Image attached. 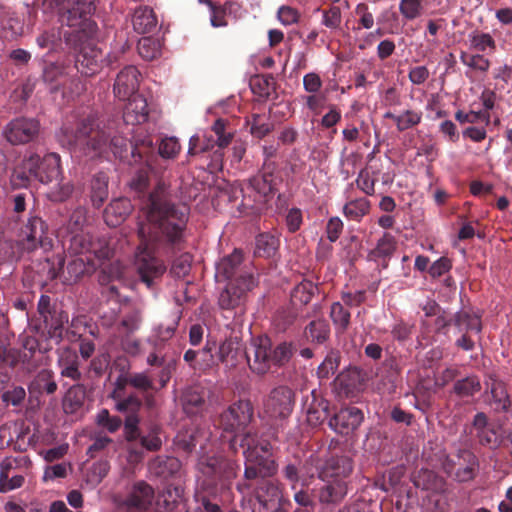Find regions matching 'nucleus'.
<instances>
[{
  "instance_id": "nucleus-1",
  "label": "nucleus",
  "mask_w": 512,
  "mask_h": 512,
  "mask_svg": "<svg viewBox=\"0 0 512 512\" xmlns=\"http://www.w3.org/2000/svg\"><path fill=\"white\" fill-rule=\"evenodd\" d=\"M130 186L138 193L141 212L134 265L141 282L152 288L166 271L164 262L155 253L169 256L186 248L189 209L170 201L168 186L162 181L146 193L149 186L147 167L137 171Z\"/></svg>"
},
{
  "instance_id": "nucleus-2",
  "label": "nucleus",
  "mask_w": 512,
  "mask_h": 512,
  "mask_svg": "<svg viewBox=\"0 0 512 512\" xmlns=\"http://www.w3.org/2000/svg\"><path fill=\"white\" fill-rule=\"evenodd\" d=\"M119 120L106 124L99 121L95 113L77 118L68 117L57 134L60 144L71 152L89 159L103 157L109 150L115 158L129 165L141 161L149 162L153 154V140L150 136L135 139L134 142L122 134H128Z\"/></svg>"
},
{
  "instance_id": "nucleus-3",
  "label": "nucleus",
  "mask_w": 512,
  "mask_h": 512,
  "mask_svg": "<svg viewBox=\"0 0 512 512\" xmlns=\"http://www.w3.org/2000/svg\"><path fill=\"white\" fill-rule=\"evenodd\" d=\"M199 491L196 493L200 504L196 512H222L220 503L227 501L230 487L237 476V462L222 457H202L197 462Z\"/></svg>"
},
{
  "instance_id": "nucleus-4",
  "label": "nucleus",
  "mask_w": 512,
  "mask_h": 512,
  "mask_svg": "<svg viewBox=\"0 0 512 512\" xmlns=\"http://www.w3.org/2000/svg\"><path fill=\"white\" fill-rule=\"evenodd\" d=\"M244 449V480L237 484L240 493H249L253 482L272 478L277 474L278 464L273 456V447L268 440L260 439L257 433L245 432L240 441Z\"/></svg>"
},
{
  "instance_id": "nucleus-5",
  "label": "nucleus",
  "mask_w": 512,
  "mask_h": 512,
  "mask_svg": "<svg viewBox=\"0 0 512 512\" xmlns=\"http://www.w3.org/2000/svg\"><path fill=\"white\" fill-rule=\"evenodd\" d=\"M292 342H280L273 346L269 337L259 336L252 340L245 352L250 370L259 376L267 374L272 367H283L294 354Z\"/></svg>"
},
{
  "instance_id": "nucleus-6",
  "label": "nucleus",
  "mask_w": 512,
  "mask_h": 512,
  "mask_svg": "<svg viewBox=\"0 0 512 512\" xmlns=\"http://www.w3.org/2000/svg\"><path fill=\"white\" fill-rule=\"evenodd\" d=\"M96 6L93 0H69L64 11L61 12L60 21L66 26L62 37L66 45H76L78 41H86L94 37L97 24L90 18Z\"/></svg>"
},
{
  "instance_id": "nucleus-7",
  "label": "nucleus",
  "mask_w": 512,
  "mask_h": 512,
  "mask_svg": "<svg viewBox=\"0 0 512 512\" xmlns=\"http://www.w3.org/2000/svg\"><path fill=\"white\" fill-rule=\"evenodd\" d=\"M115 402V410L125 414L124 434L128 442L139 439L140 436V417L139 412L144 404L143 397L135 393H127L121 382H114V388L110 394Z\"/></svg>"
},
{
  "instance_id": "nucleus-8",
  "label": "nucleus",
  "mask_w": 512,
  "mask_h": 512,
  "mask_svg": "<svg viewBox=\"0 0 512 512\" xmlns=\"http://www.w3.org/2000/svg\"><path fill=\"white\" fill-rule=\"evenodd\" d=\"M253 413V405L249 400H239L231 404L219 416V428L232 434L229 440V448L234 453L238 450L236 447L238 433L246 429L253 418Z\"/></svg>"
},
{
  "instance_id": "nucleus-9",
  "label": "nucleus",
  "mask_w": 512,
  "mask_h": 512,
  "mask_svg": "<svg viewBox=\"0 0 512 512\" xmlns=\"http://www.w3.org/2000/svg\"><path fill=\"white\" fill-rule=\"evenodd\" d=\"M18 246L31 258L38 249L48 253L53 247L48 224L38 216H30L19 232Z\"/></svg>"
},
{
  "instance_id": "nucleus-10",
  "label": "nucleus",
  "mask_w": 512,
  "mask_h": 512,
  "mask_svg": "<svg viewBox=\"0 0 512 512\" xmlns=\"http://www.w3.org/2000/svg\"><path fill=\"white\" fill-rule=\"evenodd\" d=\"M445 472L460 483L473 480L479 470L477 456L468 449H459L443 463Z\"/></svg>"
},
{
  "instance_id": "nucleus-11",
  "label": "nucleus",
  "mask_w": 512,
  "mask_h": 512,
  "mask_svg": "<svg viewBox=\"0 0 512 512\" xmlns=\"http://www.w3.org/2000/svg\"><path fill=\"white\" fill-rule=\"evenodd\" d=\"M61 159L57 153H47L43 157L31 154L25 158V168L33 173V178L43 184L58 180L62 175Z\"/></svg>"
},
{
  "instance_id": "nucleus-12",
  "label": "nucleus",
  "mask_w": 512,
  "mask_h": 512,
  "mask_svg": "<svg viewBox=\"0 0 512 512\" xmlns=\"http://www.w3.org/2000/svg\"><path fill=\"white\" fill-rule=\"evenodd\" d=\"M69 49L77 53L76 68L85 75L92 76L100 71L103 62V53L94 43V37L86 41H78L76 45H67Z\"/></svg>"
},
{
  "instance_id": "nucleus-13",
  "label": "nucleus",
  "mask_w": 512,
  "mask_h": 512,
  "mask_svg": "<svg viewBox=\"0 0 512 512\" xmlns=\"http://www.w3.org/2000/svg\"><path fill=\"white\" fill-rule=\"evenodd\" d=\"M294 392L285 385L273 388L264 401V413L270 419H286L293 410Z\"/></svg>"
},
{
  "instance_id": "nucleus-14",
  "label": "nucleus",
  "mask_w": 512,
  "mask_h": 512,
  "mask_svg": "<svg viewBox=\"0 0 512 512\" xmlns=\"http://www.w3.org/2000/svg\"><path fill=\"white\" fill-rule=\"evenodd\" d=\"M245 282H229L219 295L218 304L223 310H238L244 312V304L247 293L257 284L256 279H251L248 274L243 276Z\"/></svg>"
},
{
  "instance_id": "nucleus-15",
  "label": "nucleus",
  "mask_w": 512,
  "mask_h": 512,
  "mask_svg": "<svg viewBox=\"0 0 512 512\" xmlns=\"http://www.w3.org/2000/svg\"><path fill=\"white\" fill-rule=\"evenodd\" d=\"M245 274H248L251 279H256L251 265L244 262L243 254L239 249L224 256L216 265V276L229 282H245L246 279L243 277Z\"/></svg>"
},
{
  "instance_id": "nucleus-16",
  "label": "nucleus",
  "mask_w": 512,
  "mask_h": 512,
  "mask_svg": "<svg viewBox=\"0 0 512 512\" xmlns=\"http://www.w3.org/2000/svg\"><path fill=\"white\" fill-rule=\"evenodd\" d=\"M241 494L254 499L259 505L260 512H268L269 508L275 507L277 502L284 497L280 484L270 478L254 481L250 492Z\"/></svg>"
},
{
  "instance_id": "nucleus-17",
  "label": "nucleus",
  "mask_w": 512,
  "mask_h": 512,
  "mask_svg": "<svg viewBox=\"0 0 512 512\" xmlns=\"http://www.w3.org/2000/svg\"><path fill=\"white\" fill-rule=\"evenodd\" d=\"M40 129L39 121L33 118H16L4 129V136L12 145L26 144L34 140Z\"/></svg>"
},
{
  "instance_id": "nucleus-18",
  "label": "nucleus",
  "mask_w": 512,
  "mask_h": 512,
  "mask_svg": "<svg viewBox=\"0 0 512 512\" xmlns=\"http://www.w3.org/2000/svg\"><path fill=\"white\" fill-rule=\"evenodd\" d=\"M115 382H121L123 388L127 386L133 387L137 390L144 399L146 408L153 409L156 406V399L154 393L158 391L155 387L152 378L143 372H128L120 374Z\"/></svg>"
},
{
  "instance_id": "nucleus-19",
  "label": "nucleus",
  "mask_w": 512,
  "mask_h": 512,
  "mask_svg": "<svg viewBox=\"0 0 512 512\" xmlns=\"http://www.w3.org/2000/svg\"><path fill=\"white\" fill-rule=\"evenodd\" d=\"M363 419L364 415L361 409L347 406L334 413L329 418L328 425L337 434L346 436L358 429Z\"/></svg>"
},
{
  "instance_id": "nucleus-20",
  "label": "nucleus",
  "mask_w": 512,
  "mask_h": 512,
  "mask_svg": "<svg viewBox=\"0 0 512 512\" xmlns=\"http://www.w3.org/2000/svg\"><path fill=\"white\" fill-rule=\"evenodd\" d=\"M141 74L139 70L128 65L124 67L118 74L114 82L113 92L115 96L122 101L130 99L137 94L140 84Z\"/></svg>"
},
{
  "instance_id": "nucleus-21",
  "label": "nucleus",
  "mask_w": 512,
  "mask_h": 512,
  "mask_svg": "<svg viewBox=\"0 0 512 512\" xmlns=\"http://www.w3.org/2000/svg\"><path fill=\"white\" fill-rule=\"evenodd\" d=\"M211 391L201 385L187 387L180 397L184 412L189 416L201 414L207 409Z\"/></svg>"
},
{
  "instance_id": "nucleus-22",
  "label": "nucleus",
  "mask_w": 512,
  "mask_h": 512,
  "mask_svg": "<svg viewBox=\"0 0 512 512\" xmlns=\"http://www.w3.org/2000/svg\"><path fill=\"white\" fill-rule=\"evenodd\" d=\"M325 483L319 488H314V496L322 505L336 506L340 504L348 493V483L343 479L323 480Z\"/></svg>"
},
{
  "instance_id": "nucleus-23",
  "label": "nucleus",
  "mask_w": 512,
  "mask_h": 512,
  "mask_svg": "<svg viewBox=\"0 0 512 512\" xmlns=\"http://www.w3.org/2000/svg\"><path fill=\"white\" fill-rule=\"evenodd\" d=\"M276 164L274 162L264 163L261 172L248 180V185L262 197L273 195L277 190L280 181L275 174Z\"/></svg>"
},
{
  "instance_id": "nucleus-24",
  "label": "nucleus",
  "mask_w": 512,
  "mask_h": 512,
  "mask_svg": "<svg viewBox=\"0 0 512 512\" xmlns=\"http://www.w3.org/2000/svg\"><path fill=\"white\" fill-rule=\"evenodd\" d=\"M472 433L482 446L497 448L500 445V436L497 427L491 423L487 415L478 412L472 422Z\"/></svg>"
},
{
  "instance_id": "nucleus-25",
  "label": "nucleus",
  "mask_w": 512,
  "mask_h": 512,
  "mask_svg": "<svg viewBox=\"0 0 512 512\" xmlns=\"http://www.w3.org/2000/svg\"><path fill=\"white\" fill-rule=\"evenodd\" d=\"M179 444L184 451L190 453L195 450L196 446L199 445L200 456L202 457H216L211 449V433L197 428L189 433L179 436ZM200 459H198L199 461Z\"/></svg>"
},
{
  "instance_id": "nucleus-26",
  "label": "nucleus",
  "mask_w": 512,
  "mask_h": 512,
  "mask_svg": "<svg viewBox=\"0 0 512 512\" xmlns=\"http://www.w3.org/2000/svg\"><path fill=\"white\" fill-rule=\"evenodd\" d=\"M353 471V464L350 457L346 455L331 456L322 467L320 474L321 480H345Z\"/></svg>"
},
{
  "instance_id": "nucleus-27",
  "label": "nucleus",
  "mask_w": 512,
  "mask_h": 512,
  "mask_svg": "<svg viewBox=\"0 0 512 512\" xmlns=\"http://www.w3.org/2000/svg\"><path fill=\"white\" fill-rule=\"evenodd\" d=\"M127 100L128 103L124 108L120 126H134L146 122L148 119V105L146 99L139 94Z\"/></svg>"
},
{
  "instance_id": "nucleus-28",
  "label": "nucleus",
  "mask_w": 512,
  "mask_h": 512,
  "mask_svg": "<svg viewBox=\"0 0 512 512\" xmlns=\"http://www.w3.org/2000/svg\"><path fill=\"white\" fill-rule=\"evenodd\" d=\"M58 389V384L55 380V374L51 369H41L33 377L28 385L30 395L38 398L40 396L54 395Z\"/></svg>"
},
{
  "instance_id": "nucleus-29",
  "label": "nucleus",
  "mask_w": 512,
  "mask_h": 512,
  "mask_svg": "<svg viewBox=\"0 0 512 512\" xmlns=\"http://www.w3.org/2000/svg\"><path fill=\"white\" fill-rule=\"evenodd\" d=\"M57 366L62 378H69L74 382L82 380L80 371V360L76 351L70 348H64L59 352Z\"/></svg>"
},
{
  "instance_id": "nucleus-30",
  "label": "nucleus",
  "mask_w": 512,
  "mask_h": 512,
  "mask_svg": "<svg viewBox=\"0 0 512 512\" xmlns=\"http://www.w3.org/2000/svg\"><path fill=\"white\" fill-rule=\"evenodd\" d=\"M307 421L311 426L322 424L330 416L329 402L319 392L312 390L311 400L306 401Z\"/></svg>"
},
{
  "instance_id": "nucleus-31",
  "label": "nucleus",
  "mask_w": 512,
  "mask_h": 512,
  "mask_svg": "<svg viewBox=\"0 0 512 512\" xmlns=\"http://www.w3.org/2000/svg\"><path fill=\"white\" fill-rule=\"evenodd\" d=\"M154 498L153 488L144 481L135 483L128 497L126 498V505L139 509L138 512H145L152 504Z\"/></svg>"
},
{
  "instance_id": "nucleus-32",
  "label": "nucleus",
  "mask_w": 512,
  "mask_h": 512,
  "mask_svg": "<svg viewBox=\"0 0 512 512\" xmlns=\"http://www.w3.org/2000/svg\"><path fill=\"white\" fill-rule=\"evenodd\" d=\"M132 212V204L127 198L112 200L104 210V220L108 226L117 227Z\"/></svg>"
},
{
  "instance_id": "nucleus-33",
  "label": "nucleus",
  "mask_w": 512,
  "mask_h": 512,
  "mask_svg": "<svg viewBox=\"0 0 512 512\" xmlns=\"http://www.w3.org/2000/svg\"><path fill=\"white\" fill-rule=\"evenodd\" d=\"M132 24L139 34L153 33L157 29L158 18L152 8L140 6L133 13Z\"/></svg>"
},
{
  "instance_id": "nucleus-34",
  "label": "nucleus",
  "mask_w": 512,
  "mask_h": 512,
  "mask_svg": "<svg viewBox=\"0 0 512 512\" xmlns=\"http://www.w3.org/2000/svg\"><path fill=\"white\" fill-rule=\"evenodd\" d=\"M453 325L458 333H475L482 332L481 316L466 310H461L453 315Z\"/></svg>"
},
{
  "instance_id": "nucleus-35",
  "label": "nucleus",
  "mask_w": 512,
  "mask_h": 512,
  "mask_svg": "<svg viewBox=\"0 0 512 512\" xmlns=\"http://www.w3.org/2000/svg\"><path fill=\"white\" fill-rule=\"evenodd\" d=\"M86 399V387L75 384L68 388L63 398V409L66 414H74L81 410Z\"/></svg>"
},
{
  "instance_id": "nucleus-36",
  "label": "nucleus",
  "mask_w": 512,
  "mask_h": 512,
  "mask_svg": "<svg viewBox=\"0 0 512 512\" xmlns=\"http://www.w3.org/2000/svg\"><path fill=\"white\" fill-rule=\"evenodd\" d=\"M396 249V240L390 233H384L383 236L378 240L377 245L368 254V260L378 262L383 260L386 262ZM383 267H387V263L383 264Z\"/></svg>"
},
{
  "instance_id": "nucleus-37",
  "label": "nucleus",
  "mask_w": 512,
  "mask_h": 512,
  "mask_svg": "<svg viewBox=\"0 0 512 512\" xmlns=\"http://www.w3.org/2000/svg\"><path fill=\"white\" fill-rule=\"evenodd\" d=\"M184 488L181 484H168L158 495L157 504L165 510L173 511L182 501Z\"/></svg>"
},
{
  "instance_id": "nucleus-38",
  "label": "nucleus",
  "mask_w": 512,
  "mask_h": 512,
  "mask_svg": "<svg viewBox=\"0 0 512 512\" xmlns=\"http://www.w3.org/2000/svg\"><path fill=\"white\" fill-rule=\"evenodd\" d=\"M241 353L240 341L237 337L225 339L218 349L219 361L227 367H235Z\"/></svg>"
},
{
  "instance_id": "nucleus-39",
  "label": "nucleus",
  "mask_w": 512,
  "mask_h": 512,
  "mask_svg": "<svg viewBox=\"0 0 512 512\" xmlns=\"http://www.w3.org/2000/svg\"><path fill=\"white\" fill-rule=\"evenodd\" d=\"M306 339L314 344H324L330 336L329 323L324 319L311 321L304 329Z\"/></svg>"
},
{
  "instance_id": "nucleus-40",
  "label": "nucleus",
  "mask_w": 512,
  "mask_h": 512,
  "mask_svg": "<svg viewBox=\"0 0 512 512\" xmlns=\"http://www.w3.org/2000/svg\"><path fill=\"white\" fill-rule=\"evenodd\" d=\"M108 181L104 172L96 173L91 180V201L96 208H100L108 198Z\"/></svg>"
},
{
  "instance_id": "nucleus-41",
  "label": "nucleus",
  "mask_w": 512,
  "mask_h": 512,
  "mask_svg": "<svg viewBox=\"0 0 512 512\" xmlns=\"http://www.w3.org/2000/svg\"><path fill=\"white\" fill-rule=\"evenodd\" d=\"M370 209L371 202L365 197H360L347 201L342 212L347 219L360 222L363 217L370 213Z\"/></svg>"
},
{
  "instance_id": "nucleus-42",
  "label": "nucleus",
  "mask_w": 512,
  "mask_h": 512,
  "mask_svg": "<svg viewBox=\"0 0 512 512\" xmlns=\"http://www.w3.org/2000/svg\"><path fill=\"white\" fill-rule=\"evenodd\" d=\"M180 467V461L174 457H157L150 464L151 472L164 479L174 476Z\"/></svg>"
},
{
  "instance_id": "nucleus-43",
  "label": "nucleus",
  "mask_w": 512,
  "mask_h": 512,
  "mask_svg": "<svg viewBox=\"0 0 512 512\" xmlns=\"http://www.w3.org/2000/svg\"><path fill=\"white\" fill-rule=\"evenodd\" d=\"M211 129L217 136L216 142L218 147L214 152L213 161L221 162L223 157L222 149L232 142L234 134L226 131V121L222 118H218L212 125Z\"/></svg>"
},
{
  "instance_id": "nucleus-44",
  "label": "nucleus",
  "mask_w": 512,
  "mask_h": 512,
  "mask_svg": "<svg viewBox=\"0 0 512 512\" xmlns=\"http://www.w3.org/2000/svg\"><path fill=\"white\" fill-rule=\"evenodd\" d=\"M38 273L48 280L56 279L63 271L65 265V258L62 254H53L46 256L44 262L40 264Z\"/></svg>"
},
{
  "instance_id": "nucleus-45",
  "label": "nucleus",
  "mask_w": 512,
  "mask_h": 512,
  "mask_svg": "<svg viewBox=\"0 0 512 512\" xmlns=\"http://www.w3.org/2000/svg\"><path fill=\"white\" fill-rule=\"evenodd\" d=\"M324 462L320 459V457L316 454H311L302 464H301V474H302V486H309L312 479L316 476L320 478V474L322 471V467Z\"/></svg>"
},
{
  "instance_id": "nucleus-46",
  "label": "nucleus",
  "mask_w": 512,
  "mask_h": 512,
  "mask_svg": "<svg viewBox=\"0 0 512 512\" xmlns=\"http://www.w3.org/2000/svg\"><path fill=\"white\" fill-rule=\"evenodd\" d=\"M379 169H372V167L363 168L359 171L355 184L357 188L367 196H373L375 194V186L378 181L377 175Z\"/></svg>"
},
{
  "instance_id": "nucleus-47",
  "label": "nucleus",
  "mask_w": 512,
  "mask_h": 512,
  "mask_svg": "<svg viewBox=\"0 0 512 512\" xmlns=\"http://www.w3.org/2000/svg\"><path fill=\"white\" fill-rule=\"evenodd\" d=\"M317 291V285L311 281L304 280L292 290L291 302L293 305H307Z\"/></svg>"
},
{
  "instance_id": "nucleus-48",
  "label": "nucleus",
  "mask_w": 512,
  "mask_h": 512,
  "mask_svg": "<svg viewBox=\"0 0 512 512\" xmlns=\"http://www.w3.org/2000/svg\"><path fill=\"white\" fill-rule=\"evenodd\" d=\"M412 480L422 490H437L441 486V479L429 469H420L413 475Z\"/></svg>"
},
{
  "instance_id": "nucleus-49",
  "label": "nucleus",
  "mask_w": 512,
  "mask_h": 512,
  "mask_svg": "<svg viewBox=\"0 0 512 512\" xmlns=\"http://www.w3.org/2000/svg\"><path fill=\"white\" fill-rule=\"evenodd\" d=\"M278 239L268 233L257 236L255 244V255L259 257L269 258L275 254L278 248Z\"/></svg>"
},
{
  "instance_id": "nucleus-50",
  "label": "nucleus",
  "mask_w": 512,
  "mask_h": 512,
  "mask_svg": "<svg viewBox=\"0 0 512 512\" xmlns=\"http://www.w3.org/2000/svg\"><path fill=\"white\" fill-rule=\"evenodd\" d=\"M298 312L294 307L280 308L274 315L273 323L278 332H285L296 322Z\"/></svg>"
},
{
  "instance_id": "nucleus-51",
  "label": "nucleus",
  "mask_w": 512,
  "mask_h": 512,
  "mask_svg": "<svg viewBox=\"0 0 512 512\" xmlns=\"http://www.w3.org/2000/svg\"><path fill=\"white\" fill-rule=\"evenodd\" d=\"M65 322H68V315L64 312H56L49 316L48 323H43L48 337L55 339L59 343L63 337V325Z\"/></svg>"
},
{
  "instance_id": "nucleus-52",
  "label": "nucleus",
  "mask_w": 512,
  "mask_h": 512,
  "mask_svg": "<svg viewBox=\"0 0 512 512\" xmlns=\"http://www.w3.org/2000/svg\"><path fill=\"white\" fill-rule=\"evenodd\" d=\"M92 235L89 231H84L71 235L69 238L68 250L74 255L87 256L91 248Z\"/></svg>"
},
{
  "instance_id": "nucleus-53",
  "label": "nucleus",
  "mask_w": 512,
  "mask_h": 512,
  "mask_svg": "<svg viewBox=\"0 0 512 512\" xmlns=\"http://www.w3.org/2000/svg\"><path fill=\"white\" fill-rule=\"evenodd\" d=\"M330 318L340 333H344L350 325V312L340 302H334L330 309Z\"/></svg>"
},
{
  "instance_id": "nucleus-54",
  "label": "nucleus",
  "mask_w": 512,
  "mask_h": 512,
  "mask_svg": "<svg viewBox=\"0 0 512 512\" xmlns=\"http://www.w3.org/2000/svg\"><path fill=\"white\" fill-rule=\"evenodd\" d=\"M481 390V384L476 376H468L454 383L453 391L459 397H472Z\"/></svg>"
},
{
  "instance_id": "nucleus-55",
  "label": "nucleus",
  "mask_w": 512,
  "mask_h": 512,
  "mask_svg": "<svg viewBox=\"0 0 512 512\" xmlns=\"http://www.w3.org/2000/svg\"><path fill=\"white\" fill-rule=\"evenodd\" d=\"M22 259L32 260L27 252L18 246V239L14 243L0 244V263L16 262Z\"/></svg>"
},
{
  "instance_id": "nucleus-56",
  "label": "nucleus",
  "mask_w": 512,
  "mask_h": 512,
  "mask_svg": "<svg viewBox=\"0 0 512 512\" xmlns=\"http://www.w3.org/2000/svg\"><path fill=\"white\" fill-rule=\"evenodd\" d=\"M491 395L496 410L507 411L509 409L511 401L503 382L497 380L492 382Z\"/></svg>"
},
{
  "instance_id": "nucleus-57",
  "label": "nucleus",
  "mask_w": 512,
  "mask_h": 512,
  "mask_svg": "<svg viewBox=\"0 0 512 512\" xmlns=\"http://www.w3.org/2000/svg\"><path fill=\"white\" fill-rule=\"evenodd\" d=\"M423 113L419 109H406L399 114L397 118V130L406 131L419 125L422 121Z\"/></svg>"
},
{
  "instance_id": "nucleus-58",
  "label": "nucleus",
  "mask_w": 512,
  "mask_h": 512,
  "mask_svg": "<svg viewBox=\"0 0 512 512\" xmlns=\"http://www.w3.org/2000/svg\"><path fill=\"white\" fill-rule=\"evenodd\" d=\"M460 61L472 70L483 73L487 72L491 66L490 60L481 53L468 54L467 52L462 51L460 54Z\"/></svg>"
},
{
  "instance_id": "nucleus-59",
  "label": "nucleus",
  "mask_w": 512,
  "mask_h": 512,
  "mask_svg": "<svg viewBox=\"0 0 512 512\" xmlns=\"http://www.w3.org/2000/svg\"><path fill=\"white\" fill-rule=\"evenodd\" d=\"M470 47L478 52H485L487 49L495 51L496 42L489 33L474 31L469 35Z\"/></svg>"
},
{
  "instance_id": "nucleus-60",
  "label": "nucleus",
  "mask_w": 512,
  "mask_h": 512,
  "mask_svg": "<svg viewBox=\"0 0 512 512\" xmlns=\"http://www.w3.org/2000/svg\"><path fill=\"white\" fill-rule=\"evenodd\" d=\"M137 50L142 59L152 61L160 55V44L151 37H143L138 41Z\"/></svg>"
},
{
  "instance_id": "nucleus-61",
  "label": "nucleus",
  "mask_w": 512,
  "mask_h": 512,
  "mask_svg": "<svg viewBox=\"0 0 512 512\" xmlns=\"http://www.w3.org/2000/svg\"><path fill=\"white\" fill-rule=\"evenodd\" d=\"M87 223V211L84 207H77L71 213L66 229L70 235H74L76 233L84 232L85 226Z\"/></svg>"
},
{
  "instance_id": "nucleus-62",
  "label": "nucleus",
  "mask_w": 512,
  "mask_h": 512,
  "mask_svg": "<svg viewBox=\"0 0 512 512\" xmlns=\"http://www.w3.org/2000/svg\"><path fill=\"white\" fill-rule=\"evenodd\" d=\"M322 13L321 24L326 28L335 31L341 27L342 13L338 6H330L327 9H318Z\"/></svg>"
},
{
  "instance_id": "nucleus-63",
  "label": "nucleus",
  "mask_w": 512,
  "mask_h": 512,
  "mask_svg": "<svg viewBox=\"0 0 512 512\" xmlns=\"http://www.w3.org/2000/svg\"><path fill=\"white\" fill-rule=\"evenodd\" d=\"M340 357L337 352L331 351L327 354L324 361L317 369V375L320 379H328L334 375L338 369Z\"/></svg>"
},
{
  "instance_id": "nucleus-64",
  "label": "nucleus",
  "mask_w": 512,
  "mask_h": 512,
  "mask_svg": "<svg viewBox=\"0 0 512 512\" xmlns=\"http://www.w3.org/2000/svg\"><path fill=\"white\" fill-rule=\"evenodd\" d=\"M96 424L105 428L110 433H115L120 429L124 422L118 416H112L107 409H102L96 416Z\"/></svg>"
}]
</instances>
